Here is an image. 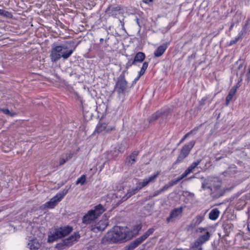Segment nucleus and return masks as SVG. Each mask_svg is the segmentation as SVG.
Segmentation results:
<instances>
[{
  "mask_svg": "<svg viewBox=\"0 0 250 250\" xmlns=\"http://www.w3.org/2000/svg\"><path fill=\"white\" fill-rule=\"evenodd\" d=\"M130 232L126 229L119 226H115L112 230L108 232L105 235L104 239L110 243L121 242L124 240L126 241L130 239L132 236L130 234Z\"/></svg>",
  "mask_w": 250,
  "mask_h": 250,
  "instance_id": "1",
  "label": "nucleus"
},
{
  "mask_svg": "<svg viewBox=\"0 0 250 250\" xmlns=\"http://www.w3.org/2000/svg\"><path fill=\"white\" fill-rule=\"evenodd\" d=\"M74 49H69L65 45H59L53 47L51 51L50 58L53 62H56L61 58L68 59L72 54Z\"/></svg>",
  "mask_w": 250,
  "mask_h": 250,
  "instance_id": "2",
  "label": "nucleus"
},
{
  "mask_svg": "<svg viewBox=\"0 0 250 250\" xmlns=\"http://www.w3.org/2000/svg\"><path fill=\"white\" fill-rule=\"evenodd\" d=\"M72 230V227L69 226L61 227L56 229L51 235L48 236V242H53L59 238L65 237L70 233Z\"/></svg>",
  "mask_w": 250,
  "mask_h": 250,
  "instance_id": "3",
  "label": "nucleus"
},
{
  "mask_svg": "<svg viewBox=\"0 0 250 250\" xmlns=\"http://www.w3.org/2000/svg\"><path fill=\"white\" fill-rule=\"evenodd\" d=\"M125 70L122 72L114 87V90L117 91L119 95L124 94L127 89V83L125 80Z\"/></svg>",
  "mask_w": 250,
  "mask_h": 250,
  "instance_id": "4",
  "label": "nucleus"
},
{
  "mask_svg": "<svg viewBox=\"0 0 250 250\" xmlns=\"http://www.w3.org/2000/svg\"><path fill=\"white\" fill-rule=\"evenodd\" d=\"M195 144V141L192 140L188 144H185L182 148L180 154L178 155L176 161L173 165H176L182 162L189 154L192 147Z\"/></svg>",
  "mask_w": 250,
  "mask_h": 250,
  "instance_id": "5",
  "label": "nucleus"
},
{
  "mask_svg": "<svg viewBox=\"0 0 250 250\" xmlns=\"http://www.w3.org/2000/svg\"><path fill=\"white\" fill-rule=\"evenodd\" d=\"M69 188H64L60 192L55 196L50 199V200L46 202L44 204V207L47 208H53L56 204L61 201L63 197L67 194Z\"/></svg>",
  "mask_w": 250,
  "mask_h": 250,
  "instance_id": "6",
  "label": "nucleus"
},
{
  "mask_svg": "<svg viewBox=\"0 0 250 250\" xmlns=\"http://www.w3.org/2000/svg\"><path fill=\"white\" fill-rule=\"evenodd\" d=\"M80 237L79 234L75 233L68 238L63 240V241L56 245V248L59 250L64 249L65 248L71 246L73 242L76 241Z\"/></svg>",
  "mask_w": 250,
  "mask_h": 250,
  "instance_id": "7",
  "label": "nucleus"
},
{
  "mask_svg": "<svg viewBox=\"0 0 250 250\" xmlns=\"http://www.w3.org/2000/svg\"><path fill=\"white\" fill-rule=\"evenodd\" d=\"M197 231L203 234L197 239L194 243L202 246L204 243L209 240L211 234L208 231H207L206 228H199Z\"/></svg>",
  "mask_w": 250,
  "mask_h": 250,
  "instance_id": "8",
  "label": "nucleus"
},
{
  "mask_svg": "<svg viewBox=\"0 0 250 250\" xmlns=\"http://www.w3.org/2000/svg\"><path fill=\"white\" fill-rule=\"evenodd\" d=\"M171 112V110L170 108H167L162 109L160 111H158L154 114H153L148 119V122L151 123L154 121H156L159 118H162L163 119H166L168 115Z\"/></svg>",
  "mask_w": 250,
  "mask_h": 250,
  "instance_id": "9",
  "label": "nucleus"
},
{
  "mask_svg": "<svg viewBox=\"0 0 250 250\" xmlns=\"http://www.w3.org/2000/svg\"><path fill=\"white\" fill-rule=\"evenodd\" d=\"M123 8L119 5H109L105 10V13L109 16L116 17L117 15L122 13L123 11Z\"/></svg>",
  "mask_w": 250,
  "mask_h": 250,
  "instance_id": "10",
  "label": "nucleus"
},
{
  "mask_svg": "<svg viewBox=\"0 0 250 250\" xmlns=\"http://www.w3.org/2000/svg\"><path fill=\"white\" fill-rule=\"evenodd\" d=\"M115 129V126H108L105 123L99 122L97 125L96 130L98 133H103V134H105Z\"/></svg>",
  "mask_w": 250,
  "mask_h": 250,
  "instance_id": "11",
  "label": "nucleus"
},
{
  "mask_svg": "<svg viewBox=\"0 0 250 250\" xmlns=\"http://www.w3.org/2000/svg\"><path fill=\"white\" fill-rule=\"evenodd\" d=\"M183 210V207H180V208H175L173 209L170 213L169 217L167 219V221L168 223L171 222H173L179 216L182 215Z\"/></svg>",
  "mask_w": 250,
  "mask_h": 250,
  "instance_id": "12",
  "label": "nucleus"
},
{
  "mask_svg": "<svg viewBox=\"0 0 250 250\" xmlns=\"http://www.w3.org/2000/svg\"><path fill=\"white\" fill-rule=\"evenodd\" d=\"M108 225V221L106 219L100 220L95 225L91 226V230L95 232L104 231Z\"/></svg>",
  "mask_w": 250,
  "mask_h": 250,
  "instance_id": "13",
  "label": "nucleus"
},
{
  "mask_svg": "<svg viewBox=\"0 0 250 250\" xmlns=\"http://www.w3.org/2000/svg\"><path fill=\"white\" fill-rule=\"evenodd\" d=\"M158 176V173L154 175L150 176L148 178L144 179L143 180V182L138 183L137 185L139 189H141L144 187L146 186L149 183L154 182Z\"/></svg>",
  "mask_w": 250,
  "mask_h": 250,
  "instance_id": "14",
  "label": "nucleus"
},
{
  "mask_svg": "<svg viewBox=\"0 0 250 250\" xmlns=\"http://www.w3.org/2000/svg\"><path fill=\"white\" fill-rule=\"evenodd\" d=\"M96 218L95 215L93 214V211H89L82 219L83 223L88 225L93 222Z\"/></svg>",
  "mask_w": 250,
  "mask_h": 250,
  "instance_id": "15",
  "label": "nucleus"
},
{
  "mask_svg": "<svg viewBox=\"0 0 250 250\" xmlns=\"http://www.w3.org/2000/svg\"><path fill=\"white\" fill-rule=\"evenodd\" d=\"M138 154V151H134L130 155L127 156L125 160V165L129 167L133 165L136 162V158Z\"/></svg>",
  "mask_w": 250,
  "mask_h": 250,
  "instance_id": "16",
  "label": "nucleus"
},
{
  "mask_svg": "<svg viewBox=\"0 0 250 250\" xmlns=\"http://www.w3.org/2000/svg\"><path fill=\"white\" fill-rule=\"evenodd\" d=\"M207 178H211V182L208 185L212 186L215 190L218 189L221 186V181L217 177L210 176Z\"/></svg>",
  "mask_w": 250,
  "mask_h": 250,
  "instance_id": "17",
  "label": "nucleus"
},
{
  "mask_svg": "<svg viewBox=\"0 0 250 250\" xmlns=\"http://www.w3.org/2000/svg\"><path fill=\"white\" fill-rule=\"evenodd\" d=\"M168 44L167 43H164L159 46L156 51L154 52V55L155 57H159L161 56L165 52L167 48Z\"/></svg>",
  "mask_w": 250,
  "mask_h": 250,
  "instance_id": "18",
  "label": "nucleus"
},
{
  "mask_svg": "<svg viewBox=\"0 0 250 250\" xmlns=\"http://www.w3.org/2000/svg\"><path fill=\"white\" fill-rule=\"evenodd\" d=\"M140 189L137 186L135 188H132L131 189H129L127 190V193L125 194V195L122 198V201L124 202L126 201L129 198H130L131 196L135 194Z\"/></svg>",
  "mask_w": 250,
  "mask_h": 250,
  "instance_id": "19",
  "label": "nucleus"
},
{
  "mask_svg": "<svg viewBox=\"0 0 250 250\" xmlns=\"http://www.w3.org/2000/svg\"><path fill=\"white\" fill-rule=\"evenodd\" d=\"M237 87L238 86L237 85L234 86L232 87L229 91V93L226 98V105H228L230 101L232 99L233 97L236 94Z\"/></svg>",
  "mask_w": 250,
  "mask_h": 250,
  "instance_id": "20",
  "label": "nucleus"
},
{
  "mask_svg": "<svg viewBox=\"0 0 250 250\" xmlns=\"http://www.w3.org/2000/svg\"><path fill=\"white\" fill-rule=\"evenodd\" d=\"M90 211H93V214L95 215V217L97 218L105 211V208L103 205L99 204L94 207V209L90 210Z\"/></svg>",
  "mask_w": 250,
  "mask_h": 250,
  "instance_id": "21",
  "label": "nucleus"
},
{
  "mask_svg": "<svg viewBox=\"0 0 250 250\" xmlns=\"http://www.w3.org/2000/svg\"><path fill=\"white\" fill-rule=\"evenodd\" d=\"M144 241V239L142 236L136 239L128 245L129 250H133Z\"/></svg>",
  "mask_w": 250,
  "mask_h": 250,
  "instance_id": "22",
  "label": "nucleus"
},
{
  "mask_svg": "<svg viewBox=\"0 0 250 250\" xmlns=\"http://www.w3.org/2000/svg\"><path fill=\"white\" fill-rule=\"evenodd\" d=\"M204 220V216L202 215H197L191 221L190 226L191 227H194L199 225Z\"/></svg>",
  "mask_w": 250,
  "mask_h": 250,
  "instance_id": "23",
  "label": "nucleus"
},
{
  "mask_svg": "<svg viewBox=\"0 0 250 250\" xmlns=\"http://www.w3.org/2000/svg\"><path fill=\"white\" fill-rule=\"evenodd\" d=\"M28 246L30 250H37L41 245L37 240H33L29 242Z\"/></svg>",
  "mask_w": 250,
  "mask_h": 250,
  "instance_id": "24",
  "label": "nucleus"
},
{
  "mask_svg": "<svg viewBox=\"0 0 250 250\" xmlns=\"http://www.w3.org/2000/svg\"><path fill=\"white\" fill-rule=\"evenodd\" d=\"M145 57V54L144 53L139 52L136 54L133 60L136 63L141 62L144 60Z\"/></svg>",
  "mask_w": 250,
  "mask_h": 250,
  "instance_id": "25",
  "label": "nucleus"
},
{
  "mask_svg": "<svg viewBox=\"0 0 250 250\" xmlns=\"http://www.w3.org/2000/svg\"><path fill=\"white\" fill-rule=\"evenodd\" d=\"M220 212L217 208L213 209L209 213V218L211 220H215L217 219Z\"/></svg>",
  "mask_w": 250,
  "mask_h": 250,
  "instance_id": "26",
  "label": "nucleus"
},
{
  "mask_svg": "<svg viewBox=\"0 0 250 250\" xmlns=\"http://www.w3.org/2000/svg\"><path fill=\"white\" fill-rule=\"evenodd\" d=\"M250 31V18H249L246 22L243 27V29L241 31V34L244 35L248 31Z\"/></svg>",
  "mask_w": 250,
  "mask_h": 250,
  "instance_id": "27",
  "label": "nucleus"
},
{
  "mask_svg": "<svg viewBox=\"0 0 250 250\" xmlns=\"http://www.w3.org/2000/svg\"><path fill=\"white\" fill-rule=\"evenodd\" d=\"M198 129L199 127H195L193 129L191 130V131L187 133L184 136L183 138L181 140L179 144L183 143L185 141V140L190 134H195L196 132L198 130Z\"/></svg>",
  "mask_w": 250,
  "mask_h": 250,
  "instance_id": "28",
  "label": "nucleus"
},
{
  "mask_svg": "<svg viewBox=\"0 0 250 250\" xmlns=\"http://www.w3.org/2000/svg\"><path fill=\"white\" fill-rule=\"evenodd\" d=\"M0 15L6 18H12L13 17L12 14L3 9H0Z\"/></svg>",
  "mask_w": 250,
  "mask_h": 250,
  "instance_id": "29",
  "label": "nucleus"
},
{
  "mask_svg": "<svg viewBox=\"0 0 250 250\" xmlns=\"http://www.w3.org/2000/svg\"><path fill=\"white\" fill-rule=\"evenodd\" d=\"M154 231L153 228L149 229L143 235L141 236L143 239L146 240L150 234H152Z\"/></svg>",
  "mask_w": 250,
  "mask_h": 250,
  "instance_id": "30",
  "label": "nucleus"
},
{
  "mask_svg": "<svg viewBox=\"0 0 250 250\" xmlns=\"http://www.w3.org/2000/svg\"><path fill=\"white\" fill-rule=\"evenodd\" d=\"M207 100V97H204L199 102L198 105L196 107L197 110H200L201 109L202 107L205 104V102Z\"/></svg>",
  "mask_w": 250,
  "mask_h": 250,
  "instance_id": "31",
  "label": "nucleus"
},
{
  "mask_svg": "<svg viewBox=\"0 0 250 250\" xmlns=\"http://www.w3.org/2000/svg\"><path fill=\"white\" fill-rule=\"evenodd\" d=\"M148 67V62H144L143 64V66L141 68V70L139 71L140 76H142L145 72L146 70Z\"/></svg>",
  "mask_w": 250,
  "mask_h": 250,
  "instance_id": "32",
  "label": "nucleus"
},
{
  "mask_svg": "<svg viewBox=\"0 0 250 250\" xmlns=\"http://www.w3.org/2000/svg\"><path fill=\"white\" fill-rule=\"evenodd\" d=\"M86 181V178L85 175H83L80 178H79L76 181V185L81 184L82 185H83Z\"/></svg>",
  "mask_w": 250,
  "mask_h": 250,
  "instance_id": "33",
  "label": "nucleus"
},
{
  "mask_svg": "<svg viewBox=\"0 0 250 250\" xmlns=\"http://www.w3.org/2000/svg\"><path fill=\"white\" fill-rule=\"evenodd\" d=\"M211 178H207L205 179L203 182V183L202 184V188L204 189H205L206 188H207V186L209 185V184H210V183L212 182L211 180H210Z\"/></svg>",
  "mask_w": 250,
  "mask_h": 250,
  "instance_id": "34",
  "label": "nucleus"
},
{
  "mask_svg": "<svg viewBox=\"0 0 250 250\" xmlns=\"http://www.w3.org/2000/svg\"><path fill=\"white\" fill-rule=\"evenodd\" d=\"M136 64V63H135L134 60L130 59L128 60V62L126 63L125 65V68L127 69L132 65H135Z\"/></svg>",
  "mask_w": 250,
  "mask_h": 250,
  "instance_id": "35",
  "label": "nucleus"
},
{
  "mask_svg": "<svg viewBox=\"0 0 250 250\" xmlns=\"http://www.w3.org/2000/svg\"><path fill=\"white\" fill-rule=\"evenodd\" d=\"M189 250H203L202 247L201 246H198V245H196V244H194L193 246L191 247Z\"/></svg>",
  "mask_w": 250,
  "mask_h": 250,
  "instance_id": "36",
  "label": "nucleus"
},
{
  "mask_svg": "<svg viewBox=\"0 0 250 250\" xmlns=\"http://www.w3.org/2000/svg\"><path fill=\"white\" fill-rule=\"evenodd\" d=\"M68 160H69V158H66V157L65 158L61 157L60 159L59 165H63Z\"/></svg>",
  "mask_w": 250,
  "mask_h": 250,
  "instance_id": "37",
  "label": "nucleus"
},
{
  "mask_svg": "<svg viewBox=\"0 0 250 250\" xmlns=\"http://www.w3.org/2000/svg\"><path fill=\"white\" fill-rule=\"evenodd\" d=\"M201 162V159L198 160L197 161L192 163L191 164L190 166L193 167L194 168H195L197 167V166Z\"/></svg>",
  "mask_w": 250,
  "mask_h": 250,
  "instance_id": "38",
  "label": "nucleus"
},
{
  "mask_svg": "<svg viewBox=\"0 0 250 250\" xmlns=\"http://www.w3.org/2000/svg\"><path fill=\"white\" fill-rule=\"evenodd\" d=\"M192 172V171L188 167L183 173V176L187 177L189 174Z\"/></svg>",
  "mask_w": 250,
  "mask_h": 250,
  "instance_id": "39",
  "label": "nucleus"
},
{
  "mask_svg": "<svg viewBox=\"0 0 250 250\" xmlns=\"http://www.w3.org/2000/svg\"><path fill=\"white\" fill-rule=\"evenodd\" d=\"M170 188V186L169 184V183L167 185H165L162 188H161L160 189L162 191V192H163L166 190H167L168 188Z\"/></svg>",
  "mask_w": 250,
  "mask_h": 250,
  "instance_id": "40",
  "label": "nucleus"
},
{
  "mask_svg": "<svg viewBox=\"0 0 250 250\" xmlns=\"http://www.w3.org/2000/svg\"><path fill=\"white\" fill-rule=\"evenodd\" d=\"M162 191L161 190V189H159V190H157V191H156L154 193L153 195L152 196H150L149 197H150V198H153V197H155V196H156L158 195L159 194H160V193H162Z\"/></svg>",
  "mask_w": 250,
  "mask_h": 250,
  "instance_id": "41",
  "label": "nucleus"
},
{
  "mask_svg": "<svg viewBox=\"0 0 250 250\" xmlns=\"http://www.w3.org/2000/svg\"><path fill=\"white\" fill-rule=\"evenodd\" d=\"M177 183H178V182H177L176 180L175 179L174 180L170 181L169 183V184L170 187H171L173 186L174 185H176Z\"/></svg>",
  "mask_w": 250,
  "mask_h": 250,
  "instance_id": "42",
  "label": "nucleus"
},
{
  "mask_svg": "<svg viewBox=\"0 0 250 250\" xmlns=\"http://www.w3.org/2000/svg\"><path fill=\"white\" fill-rule=\"evenodd\" d=\"M1 110L5 114H7V115L10 114V112L8 109H1Z\"/></svg>",
  "mask_w": 250,
  "mask_h": 250,
  "instance_id": "43",
  "label": "nucleus"
},
{
  "mask_svg": "<svg viewBox=\"0 0 250 250\" xmlns=\"http://www.w3.org/2000/svg\"><path fill=\"white\" fill-rule=\"evenodd\" d=\"M243 35H241V32H240L239 33V36H238V37L236 38L235 39V40H233V43H236L237 42H238V40H239L240 38H241V37H242V36Z\"/></svg>",
  "mask_w": 250,
  "mask_h": 250,
  "instance_id": "44",
  "label": "nucleus"
},
{
  "mask_svg": "<svg viewBox=\"0 0 250 250\" xmlns=\"http://www.w3.org/2000/svg\"><path fill=\"white\" fill-rule=\"evenodd\" d=\"M185 177H186V176H183V173L180 177H179L178 178L176 179V180L177 182L178 183L181 180H182L183 178H184Z\"/></svg>",
  "mask_w": 250,
  "mask_h": 250,
  "instance_id": "45",
  "label": "nucleus"
},
{
  "mask_svg": "<svg viewBox=\"0 0 250 250\" xmlns=\"http://www.w3.org/2000/svg\"><path fill=\"white\" fill-rule=\"evenodd\" d=\"M120 23H121V25H122V28L124 30H125V27H124L125 23H124V21H123L120 20Z\"/></svg>",
  "mask_w": 250,
  "mask_h": 250,
  "instance_id": "46",
  "label": "nucleus"
},
{
  "mask_svg": "<svg viewBox=\"0 0 250 250\" xmlns=\"http://www.w3.org/2000/svg\"><path fill=\"white\" fill-rule=\"evenodd\" d=\"M65 157H66V158H69V160L72 158V154H66Z\"/></svg>",
  "mask_w": 250,
  "mask_h": 250,
  "instance_id": "47",
  "label": "nucleus"
},
{
  "mask_svg": "<svg viewBox=\"0 0 250 250\" xmlns=\"http://www.w3.org/2000/svg\"><path fill=\"white\" fill-rule=\"evenodd\" d=\"M207 188L209 189L211 191H212V187L210 185H208L207 186Z\"/></svg>",
  "mask_w": 250,
  "mask_h": 250,
  "instance_id": "48",
  "label": "nucleus"
},
{
  "mask_svg": "<svg viewBox=\"0 0 250 250\" xmlns=\"http://www.w3.org/2000/svg\"><path fill=\"white\" fill-rule=\"evenodd\" d=\"M153 0H143V2L145 3H148L149 2L152 1Z\"/></svg>",
  "mask_w": 250,
  "mask_h": 250,
  "instance_id": "49",
  "label": "nucleus"
},
{
  "mask_svg": "<svg viewBox=\"0 0 250 250\" xmlns=\"http://www.w3.org/2000/svg\"><path fill=\"white\" fill-rule=\"evenodd\" d=\"M234 25V23L233 22L231 23V24L229 27V30H231L233 28Z\"/></svg>",
  "mask_w": 250,
  "mask_h": 250,
  "instance_id": "50",
  "label": "nucleus"
},
{
  "mask_svg": "<svg viewBox=\"0 0 250 250\" xmlns=\"http://www.w3.org/2000/svg\"><path fill=\"white\" fill-rule=\"evenodd\" d=\"M159 250H167V248L163 247H160L159 248Z\"/></svg>",
  "mask_w": 250,
  "mask_h": 250,
  "instance_id": "51",
  "label": "nucleus"
},
{
  "mask_svg": "<svg viewBox=\"0 0 250 250\" xmlns=\"http://www.w3.org/2000/svg\"><path fill=\"white\" fill-rule=\"evenodd\" d=\"M136 22H137V24L140 26L139 20L137 17H136Z\"/></svg>",
  "mask_w": 250,
  "mask_h": 250,
  "instance_id": "52",
  "label": "nucleus"
},
{
  "mask_svg": "<svg viewBox=\"0 0 250 250\" xmlns=\"http://www.w3.org/2000/svg\"><path fill=\"white\" fill-rule=\"evenodd\" d=\"M136 230H137V232L141 228V227L140 226H137L136 227Z\"/></svg>",
  "mask_w": 250,
  "mask_h": 250,
  "instance_id": "53",
  "label": "nucleus"
},
{
  "mask_svg": "<svg viewBox=\"0 0 250 250\" xmlns=\"http://www.w3.org/2000/svg\"><path fill=\"white\" fill-rule=\"evenodd\" d=\"M140 77L141 76H140V74H139V76L134 80V82L135 83L137 81H138L139 79V78H140Z\"/></svg>",
  "mask_w": 250,
  "mask_h": 250,
  "instance_id": "54",
  "label": "nucleus"
},
{
  "mask_svg": "<svg viewBox=\"0 0 250 250\" xmlns=\"http://www.w3.org/2000/svg\"><path fill=\"white\" fill-rule=\"evenodd\" d=\"M192 171V172L193 171V170L195 169L193 167H191L190 166L188 167Z\"/></svg>",
  "mask_w": 250,
  "mask_h": 250,
  "instance_id": "55",
  "label": "nucleus"
},
{
  "mask_svg": "<svg viewBox=\"0 0 250 250\" xmlns=\"http://www.w3.org/2000/svg\"><path fill=\"white\" fill-rule=\"evenodd\" d=\"M248 230L250 231V224H249L248 225Z\"/></svg>",
  "mask_w": 250,
  "mask_h": 250,
  "instance_id": "56",
  "label": "nucleus"
},
{
  "mask_svg": "<svg viewBox=\"0 0 250 250\" xmlns=\"http://www.w3.org/2000/svg\"><path fill=\"white\" fill-rule=\"evenodd\" d=\"M194 176H193V177H189V178H188L187 180H190V179H191L192 178H194Z\"/></svg>",
  "mask_w": 250,
  "mask_h": 250,
  "instance_id": "57",
  "label": "nucleus"
},
{
  "mask_svg": "<svg viewBox=\"0 0 250 250\" xmlns=\"http://www.w3.org/2000/svg\"><path fill=\"white\" fill-rule=\"evenodd\" d=\"M103 41H104V39H103V38H101V39H100V42H103Z\"/></svg>",
  "mask_w": 250,
  "mask_h": 250,
  "instance_id": "58",
  "label": "nucleus"
},
{
  "mask_svg": "<svg viewBox=\"0 0 250 250\" xmlns=\"http://www.w3.org/2000/svg\"><path fill=\"white\" fill-rule=\"evenodd\" d=\"M125 250H129L128 246L126 247V249Z\"/></svg>",
  "mask_w": 250,
  "mask_h": 250,
  "instance_id": "59",
  "label": "nucleus"
},
{
  "mask_svg": "<svg viewBox=\"0 0 250 250\" xmlns=\"http://www.w3.org/2000/svg\"><path fill=\"white\" fill-rule=\"evenodd\" d=\"M233 43V40L230 42V44H232Z\"/></svg>",
  "mask_w": 250,
  "mask_h": 250,
  "instance_id": "60",
  "label": "nucleus"
},
{
  "mask_svg": "<svg viewBox=\"0 0 250 250\" xmlns=\"http://www.w3.org/2000/svg\"><path fill=\"white\" fill-rule=\"evenodd\" d=\"M191 57H195V55L192 54V55H191Z\"/></svg>",
  "mask_w": 250,
  "mask_h": 250,
  "instance_id": "61",
  "label": "nucleus"
},
{
  "mask_svg": "<svg viewBox=\"0 0 250 250\" xmlns=\"http://www.w3.org/2000/svg\"><path fill=\"white\" fill-rule=\"evenodd\" d=\"M76 47H77V45H75V46L74 47V48H73V49H75V48H76Z\"/></svg>",
  "mask_w": 250,
  "mask_h": 250,
  "instance_id": "62",
  "label": "nucleus"
}]
</instances>
